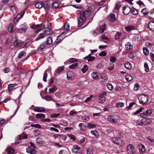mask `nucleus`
Returning <instances> with one entry per match:
<instances>
[{
	"instance_id": "nucleus-10",
	"label": "nucleus",
	"mask_w": 154,
	"mask_h": 154,
	"mask_svg": "<svg viewBox=\"0 0 154 154\" xmlns=\"http://www.w3.org/2000/svg\"><path fill=\"white\" fill-rule=\"evenodd\" d=\"M123 13L125 15H127L131 11V9L130 7L127 5L123 7Z\"/></svg>"
},
{
	"instance_id": "nucleus-43",
	"label": "nucleus",
	"mask_w": 154,
	"mask_h": 154,
	"mask_svg": "<svg viewBox=\"0 0 154 154\" xmlns=\"http://www.w3.org/2000/svg\"><path fill=\"white\" fill-rule=\"evenodd\" d=\"M143 54L145 55H147L149 54V51L146 48L144 47L143 48Z\"/></svg>"
},
{
	"instance_id": "nucleus-49",
	"label": "nucleus",
	"mask_w": 154,
	"mask_h": 154,
	"mask_svg": "<svg viewBox=\"0 0 154 154\" xmlns=\"http://www.w3.org/2000/svg\"><path fill=\"white\" fill-rule=\"evenodd\" d=\"M152 110L151 109H148L146 111V116H149L151 115L152 112Z\"/></svg>"
},
{
	"instance_id": "nucleus-35",
	"label": "nucleus",
	"mask_w": 154,
	"mask_h": 154,
	"mask_svg": "<svg viewBox=\"0 0 154 154\" xmlns=\"http://www.w3.org/2000/svg\"><path fill=\"white\" fill-rule=\"evenodd\" d=\"M132 13L134 15H136L138 14V10L134 8H133L131 9Z\"/></svg>"
},
{
	"instance_id": "nucleus-31",
	"label": "nucleus",
	"mask_w": 154,
	"mask_h": 154,
	"mask_svg": "<svg viewBox=\"0 0 154 154\" xmlns=\"http://www.w3.org/2000/svg\"><path fill=\"white\" fill-rule=\"evenodd\" d=\"M16 85V84H10L8 85V89L9 92H11L12 89L15 87Z\"/></svg>"
},
{
	"instance_id": "nucleus-56",
	"label": "nucleus",
	"mask_w": 154,
	"mask_h": 154,
	"mask_svg": "<svg viewBox=\"0 0 154 154\" xmlns=\"http://www.w3.org/2000/svg\"><path fill=\"white\" fill-rule=\"evenodd\" d=\"M144 66L146 69L145 71L146 72H148L149 71V68L147 63L145 62L144 63Z\"/></svg>"
},
{
	"instance_id": "nucleus-41",
	"label": "nucleus",
	"mask_w": 154,
	"mask_h": 154,
	"mask_svg": "<svg viewBox=\"0 0 154 154\" xmlns=\"http://www.w3.org/2000/svg\"><path fill=\"white\" fill-rule=\"evenodd\" d=\"M125 78L126 80L128 81H131L133 79L132 76L129 75H126L125 76Z\"/></svg>"
},
{
	"instance_id": "nucleus-27",
	"label": "nucleus",
	"mask_w": 154,
	"mask_h": 154,
	"mask_svg": "<svg viewBox=\"0 0 154 154\" xmlns=\"http://www.w3.org/2000/svg\"><path fill=\"white\" fill-rule=\"evenodd\" d=\"M124 67L128 69H130L132 68V65L129 62H127L124 64Z\"/></svg>"
},
{
	"instance_id": "nucleus-60",
	"label": "nucleus",
	"mask_w": 154,
	"mask_h": 154,
	"mask_svg": "<svg viewBox=\"0 0 154 154\" xmlns=\"http://www.w3.org/2000/svg\"><path fill=\"white\" fill-rule=\"evenodd\" d=\"M78 64V63H75L71 64L69 66V67L71 69H73Z\"/></svg>"
},
{
	"instance_id": "nucleus-26",
	"label": "nucleus",
	"mask_w": 154,
	"mask_h": 154,
	"mask_svg": "<svg viewBox=\"0 0 154 154\" xmlns=\"http://www.w3.org/2000/svg\"><path fill=\"white\" fill-rule=\"evenodd\" d=\"M122 35V34L121 32H117L115 35V39L116 40L119 39Z\"/></svg>"
},
{
	"instance_id": "nucleus-51",
	"label": "nucleus",
	"mask_w": 154,
	"mask_h": 154,
	"mask_svg": "<svg viewBox=\"0 0 154 154\" xmlns=\"http://www.w3.org/2000/svg\"><path fill=\"white\" fill-rule=\"evenodd\" d=\"M43 7L44 8L45 10H48L49 8L50 5L49 4L47 3H46L45 4H44L43 3Z\"/></svg>"
},
{
	"instance_id": "nucleus-42",
	"label": "nucleus",
	"mask_w": 154,
	"mask_h": 154,
	"mask_svg": "<svg viewBox=\"0 0 154 154\" xmlns=\"http://www.w3.org/2000/svg\"><path fill=\"white\" fill-rule=\"evenodd\" d=\"M89 118L88 116H85L82 117V119L83 121L86 122L88 121Z\"/></svg>"
},
{
	"instance_id": "nucleus-8",
	"label": "nucleus",
	"mask_w": 154,
	"mask_h": 154,
	"mask_svg": "<svg viewBox=\"0 0 154 154\" xmlns=\"http://www.w3.org/2000/svg\"><path fill=\"white\" fill-rule=\"evenodd\" d=\"M106 93L105 92H103L101 93L100 97L99 100V102L100 103H102L104 102L106 100V99L105 96H106Z\"/></svg>"
},
{
	"instance_id": "nucleus-21",
	"label": "nucleus",
	"mask_w": 154,
	"mask_h": 154,
	"mask_svg": "<svg viewBox=\"0 0 154 154\" xmlns=\"http://www.w3.org/2000/svg\"><path fill=\"white\" fill-rule=\"evenodd\" d=\"M23 14H19L17 15L16 16V18L14 19V23L15 24L17 23L18 22L19 20V19L23 17Z\"/></svg>"
},
{
	"instance_id": "nucleus-20",
	"label": "nucleus",
	"mask_w": 154,
	"mask_h": 154,
	"mask_svg": "<svg viewBox=\"0 0 154 154\" xmlns=\"http://www.w3.org/2000/svg\"><path fill=\"white\" fill-rule=\"evenodd\" d=\"M43 6V2H37L34 5V6L36 8L40 9L42 8Z\"/></svg>"
},
{
	"instance_id": "nucleus-14",
	"label": "nucleus",
	"mask_w": 154,
	"mask_h": 154,
	"mask_svg": "<svg viewBox=\"0 0 154 154\" xmlns=\"http://www.w3.org/2000/svg\"><path fill=\"white\" fill-rule=\"evenodd\" d=\"M26 152L30 154H35L36 153V151L35 148H32L31 147H29L26 149Z\"/></svg>"
},
{
	"instance_id": "nucleus-32",
	"label": "nucleus",
	"mask_w": 154,
	"mask_h": 154,
	"mask_svg": "<svg viewBox=\"0 0 154 154\" xmlns=\"http://www.w3.org/2000/svg\"><path fill=\"white\" fill-rule=\"evenodd\" d=\"M57 88L56 86H54L52 88L49 89V93H54L57 90Z\"/></svg>"
},
{
	"instance_id": "nucleus-48",
	"label": "nucleus",
	"mask_w": 154,
	"mask_h": 154,
	"mask_svg": "<svg viewBox=\"0 0 154 154\" xmlns=\"http://www.w3.org/2000/svg\"><path fill=\"white\" fill-rule=\"evenodd\" d=\"M8 30L10 32H13V26L11 24H9L8 27Z\"/></svg>"
},
{
	"instance_id": "nucleus-1",
	"label": "nucleus",
	"mask_w": 154,
	"mask_h": 154,
	"mask_svg": "<svg viewBox=\"0 0 154 154\" xmlns=\"http://www.w3.org/2000/svg\"><path fill=\"white\" fill-rule=\"evenodd\" d=\"M91 8L88 7L85 10H82L80 13V17L78 18V23L79 27L84 25L90 14Z\"/></svg>"
},
{
	"instance_id": "nucleus-17",
	"label": "nucleus",
	"mask_w": 154,
	"mask_h": 154,
	"mask_svg": "<svg viewBox=\"0 0 154 154\" xmlns=\"http://www.w3.org/2000/svg\"><path fill=\"white\" fill-rule=\"evenodd\" d=\"M138 146L139 150L141 153H143L145 152L146 149L145 146L143 145L140 143Z\"/></svg>"
},
{
	"instance_id": "nucleus-64",
	"label": "nucleus",
	"mask_w": 154,
	"mask_h": 154,
	"mask_svg": "<svg viewBox=\"0 0 154 154\" xmlns=\"http://www.w3.org/2000/svg\"><path fill=\"white\" fill-rule=\"evenodd\" d=\"M139 37L137 36H134L132 38V41H138Z\"/></svg>"
},
{
	"instance_id": "nucleus-19",
	"label": "nucleus",
	"mask_w": 154,
	"mask_h": 154,
	"mask_svg": "<svg viewBox=\"0 0 154 154\" xmlns=\"http://www.w3.org/2000/svg\"><path fill=\"white\" fill-rule=\"evenodd\" d=\"M35 117L37 119H40L42 121V120L45 117V115L42 113H38L36 114Z\"/></svg>"
},
{
	"instance_id": "nucleus-54",
	"label": "nucleus",
	"mask_w": 154,
	"mask_h": 154,
	"mask_svg": "<svg viewBox=\"0 0 154 154\" xmlns=\"http://www.w3.org/2000/svg\"><path fill=\"white\" fill-rule=\"evenodd\" d=\"M60 124L63 126H66L68 125V124L66 121H63L61 122Z\"/></svg>"
},
{
	"instance_id": "nucleus-58",
	"label": "nucleus",
	"mask_w": 154,
	"mask_h": 154,
	"mask_svg": "<svg viewBox=\"0 0 154 154\" xmlns=\"http://www.w3.org/2000/svg\"><path fill=\"white\" fill-rule=\"evenodd\" d=\"M60 115V113L52 114L50 115V117L51 118H57Z\"/></svg>"
},
{
	"instance_id": "nucleus-28",
	"label": "nucleus",
	"mask_w": 154,
	"mask_h": 154,
	"mask_svg": "<svg viewBox=\"0 0 154 154\" xmlns=\"http://www.w3.org/2000/svg\"><path fill=\"white\" fill-rule=\"evenodd\" d=\"M6 151L8 154H12L14 153V150L12 148H8L6 149Z\"/></svg>"
},
{
	"instance_id": "nucleus-45",
	"label": "nucleus",
	"mask_w": 154,
	"mask_h": 154,
	"mask_svg": "<svg viewBox=\"0 0 154 154\" xmlns=\"http://www.w3.org/2000/svg\"><path fill=\"white\" fill-rule=\"evenodd\" d=\"M60 4L59 2H55L52 4V7L54 8H57L59 6Z\"/></svg>"
},
{
	"instance_id": "nucleus-18",
	"label": "nucleus",
	"mask_w": 154,
	"mask_h": 154,
	"mask_svg": "<svg viewBox=\"0 0 154 154\" xmlns=\"http://www.w3.org/2000/svg\"><path fill=\"white\" fill-rule=\"evenodd\" d=\"M23 42L19 40H17L15 41L13 45L15 46H20L22 45Z\"/></svg>"
},
{
	"instance_id": "nucleus-37",
	"label": "nucleus",
	"mask_w": 154,
	"mask_h": 154,
	"mask_svg": "<svg viewBox=\"0 0 154 154\" xmlns=\"http://www.w3.org/2000/svg\"><path fill=\"white\" fill-rule=\"evenodd\" d=\"M26 54L25 52L24 51H22L20 52L18 56V58L20 59L23 57H24L26 56Z\"/></svg>"
},
{
	"instance_id": "nucleus-22",
	"label": "nucleus",
	"mask_w": 154,
	"mask_h": 154,
	"mask_svg": "<svg viewBox=\"0 0 154 154\" xmlns=\"http://www.w3.org/2000/svg\"><path fill=\"white\" fill-rule=\"evenodd\" d=\"M108 18L109 20L112 22L115 21L116 19L115 15L113 14H110L108 17Z\"/></svg>"
},
{
	"instance_id": "nucleus-62",
	"label": "nucleus",
	"mask_w": 154,
	"mask_h": 154,
	"mask_svg": "<svg viewBox=\"0 0 154 154\" xmlns=\"http://www.w3.org/2000/svg\"><path fill=\"white\" fill-rule=\"evenodd\" d=\"M37 143L39 144H42L43 143L42 139L40 138H38L36 140Z\"/></svg>"
},
{
	"instance_id": "nucleus-3",
	"label": "nucleus",
	"mask_w": 154,
	"mask_h": 154,
	"mask_svg": "<svg viewBox=\"0 0 154 154\" xmlns=\"http://www.w3.org/2000/svg\"><path fill=\"white\" fill-rule=\"evenodd\" d=\"M140 103L144 104L148 101V97L146 95L142 94L138 97Z\"/></svg>"
},
{
	"instance_id": "nucleus-53",
	"label": "nucleus",
	"mask_w": 154,
	"mask_h": 154,
	"mask_svg": "<svg viewBox=\"0 0 154 154\" xmlns=\"http://www.w3.org/2000/svg\"><path fill=\"white\" fill-rule=\"evenodd\" d=\"M69 61L71 63H75L77 61V60L75 58H70L69 60Z\"/></svg>"
},
{
	"instance_id": "nucleus-46",
	"label": "nucleus",
	"mask_w": 154,
	"mask_h": 154,
	"mask_svg": "<svg viewBox=\"0 0 154 154\" xmlns=\"http://www.w3.org/2000/svg\"><path fill=\"white\" fill-rule=\"evenodd\" d=\"M87 127L89 128H93L95 127V125L94 124L88 123L87 124Z\"/></svg>"
},
{
	"instance_id": "nucleus-16",
	"label": "nucleus",
	"mask_w": 154,
	"mask_h": 154,
	"mask_svg": "<svg viewBox=\"0 0 154 154\" xmlns=\"http://www.w3.org/2000/svg\"><path fill=\"white\" fill-rule=\"evenodd\" d=\"M43 32L45 36H47L50 35L52 32L49 28H47L44 30Z\"/></svg>"
},
{
	"instance_id": "nucleus-6",
	"label": "nucleus",
	"mask_w": 154,
	"mask_h": 154,
	"mask_svg": "<svg viewBox=\"0 0 154 154\" xmlns=\"http://www.w3.org/2000/svg\"><path fill=\"white\" fill-rule=\"evenodd\" d=\"M127 152L128 154H134L135 153L134 147L132 144H130L127 146Z\"/></svg>"
},
{
	"instance_id": "nucleus-40",
	"label": "nucleus",
	"mask_w": 154,
	"mask_h": 154,
	"mask_svg": "<svg viewBox=\"0 0 154 154\" xmlns=\"http://www.w3.org/2000/svg\"><path fill=\"white\" fill-rule=\"evenodd\" d=\"M87 154H93L92 149L90 147H88L86 149Z\"/></svg>"
},
{
	"instance_id": "nucleus-61",
	"label": "nucleus",
	"mask_w": 154,
	"mask_h": 154,
	"mask_svg": "<svg viewBox=\"0 0 154 154\" xmlns=\"http://www.w3.org/2000/svg\"><path fill=\"white\" fill-rule=\"evenodd\" d=\"M67 136H68L71 139L74 140H76L75 137L74 135L72 134H67Z\"/></svg>"
},
{
	"instance_id": "nucleus-25",
	"label": "nucleus",
	"mask_w": 154,
	"mask_h": 154,
	"mask_svg": "<svg viewBox=\"0 0 154 154\" xmlns=\"http://www.w3.org/2000/svg\"><path fill=\"white\" fill-rule=\"evenodd\" d=\"M125 47L127 50H128L132 49L133 48V46L129 42H128L125 44Z\"/></svg>"
},
{
	"instance_id": "nucleus-50",
	"label": "nucleus",
	"mask_w": 154,
	"mask_h": 154,
	"mask_svg": "<svg viewBox=\"0 0 154 154\" xmlns=\"http://www.w3.org/2000/svg\"><path fill=\"white\" fill-rule=\"evenodd\" d=\"M107 87L110 90L112 91L113 89V86L112 85L109 83H108L107 84Z\"/></svg>"
},
{
	"instance_id": "nucleus-63",
	"label": "nucleus",
	"mask_w": 154,
	"mask_h": 154,
	"mask_svg": "<svg viewBox=\"0 0 154 154\" xmlns=\"http://www.w3.org/2000/svg\"><path fill=\"white\" fill-rule=\"evenodd\" d=\"M101 78L104 80H106L107 79V76L105 74H103L101 75Z\"/></svg>"
},
{
	"instance_id": "nucleus-33",
	"label": "nucleus",
	"mask_w": 154,
	"mask_h": 154,
	"mask_svg": "<svg viewBox=\"0 0 154 154\" xmlns=\"http://www.w3.org/2000/svg\"><path fill=\"white\" fill-rule=\"evenodd\" d=\"M52 43V39L51 37H48L46 41V43L48 45H50Z\"/></svg>"
},
{
	"instance_id": "nucleus-59",
	"label": "nucleus",
	"mask_w": 154,
	"mask_h": 154,
	"mask_svg": "<svg viewBox=\"0 0 154 154\" xmlns=\"http://www.w3.org/2000/svg\"><path fill=\"white\" fill-rule=\"evenodd\" d=\"M31 126L32 127H35V128H41V126L38 124H31Z\"/></svg>"
},
{
	"instance_id": "nucleus-36",
	"label": "nucleus",
	"mask_w": 154,
	"mask_h": 154,
	"mask_svg": "<svg viewBox=\"0 0 154 154\" xmlns=\"http://www.w3.org/2000/svg\"><path fill=\"white\" fill-rule=\"evenodd\" d=\"M27 137V135L26 134L24 133L20 135L19 139L20 140L23 139H26Z\"/></svg>"
},
{
	"instance_id": "nucleus-5",
	"label": "nucleus",
	"mask_w": 154,
	"mask_h": 154,
	"mask_svg": "<svg viewBox=\"0 0 154 154\" xmlns=\"http://www.w3.org/2000/svg\"><path fill=\"white\" fill-rule=\"evenodd\" d=\"M45 26L43 25L42 24L37 25H33L31 27V28L35 29V31L36 32H39L41 29H42L45 28Z\"/></svg>"
},
{
	"instance_id": "nucleus-13",
	"label": "nucleus",
	"mask_w": 154,
	"mask_h": 154,
	"mask_svg": "<svg viewBox=\"0 0 154 154\" xmlns=\"http://www.w3.org/2000/svg\"><path fill=\"white\" fill-rule=\"evenodd\" d=\"M33 110L35 112H45V109L43 107L36 106L34 108Z\"/></svg>"
},
{
	"instance_id": "nucleus-12",
	"label": "nucleus",
	"mask_w": 154,
	"mask_h": 154,
	"mask_svg": "<svg viewBox=\"0 0 154 154\" xmlns=\"http://www.w3.org/2000/svg\"><path fill=\"white\" fill-rule=\"evenodd\" d=\"M67 79L69 80H71L73 79L75 77V74L71 71H68L67 72Z\"/></svg>"
},
{
	"instance_id": "nucleus-11",
	"label": "nucleus",
	"mask_w": 154,
	"mask_h": 154,
	"mask_svg": "<svg viewBox=\"0 0 154 154\" xmlns=\"http://www.w3.org/2000/svg\"><path fill=\"white\" fill-rule=\"evenodd\" d=\"M108 120L110 122L116 123L118 121L116 117L113 115H109L108 117Z\"/></svg>"
},
{
	"instance_id": "nucleus-44",
	"label": "nucleus",
	"mask_w": 154,
	"mask_h": 154,
	"mask_svg": "<svg viewBox=\"0 0 154 154\" xmlns=\"http://www.w3.org/2000/svg\"><path fill=\"white\" fill-rule=\"evenodd\" d=\"M116 60V58L115 57L111 56L110 58L109 61L112 63L115 62Z\"/></svg>"
},
{
	"instance_id": "nucleus-47",
	"label": "nucleus",
	"mask_w": 154,
	"mask_h": 154,
	"mask_svg": "<svg viewBox=\"0 0 154 154\" xmlns=\"http://www.w3.org/2000/svg\"><path fill=\"white\" fill-rule=\"evenodd\" d=\"M63 66H60L58 67L56 70V72L58 73H60L63 70Z\"/></svg>"
},
{
	"instance_id": "nucleus-7",
	"label": "nucleus",
	"mask_w": 154,
	"mask_h": 154,
	"mask_svg": "<svg viewBox=\"0 0 154 154\" xmlns=\"http://www.w3.org/2000/svg\"><path fill=\"white\" fill-rule=\"evenodd\" d=\"M112 141L114 143L119 145H120L122 143V140L120 138L116 137L113 138Z\"/></svg>"
},
{
	"instance_id": "nucleus-52",
	"label": "nucleus",
	"mask_w": 154,
	"mask_h": 154,
	"mask_svg": "<svg viewBox=\"0 0 154 154\" xmlns=\"http://www.w3.org/2000/svg\"><path fill=\"white\" fill-rule=\"evenodd\" d=\"M107 53L106 51H102L99 54V56H102V57H103L105 56Z\"/></svg>"
},
{
	"instance_id": "nucleus-23",
	"label": "nucleus",
	"mask_w": 154,
	"mask_h": 154,
	"mask_svg": "<svg viewBox=\"0 0 154 154\" xmlns=\"http://www.w3.org/2000/svg\"><path fill=\"white\" fill-rule=\"evenodd\" d=\"M148 26L151 30L154 31V22L150 21L148 23Z\"/></svg>"
},
{
	"instance_id": "nucleus-9",
	"label": "nucleus",
	"mask_w": 154,
	"mask_h": 154,
	"mask_svg": "<svg viewBox=\"0 0 154 154\" xmlns=\"http://www.w3.org/2000/svg\"><path fill=\"white\" fill-rule=\"evenodd\" d=\"M66 34L65 32H63L60 34L57 37L55 43V44L59 43L63 39L65 38V36H63V35H65Z\"/></svg>"
},
{
	"instance_id": "nucleus-34",
	"label": "nucleus",
	"mask_w": 154,
	"mask_h": 154,
	"mask_svg": "<svg viewBox=\"0 0 154 154\" xmlns=\"http://www.w3.org/2000/svg\"><path fill=\"white\" fill-rule=\"evenodd\" d=\"M45 36H45V35L44 34L43 32L42 33L38 35V37L36 38V40H39L41 38H45Z\"/></svg>"
},
{
	"instance_id": "nucleus-39",
	"label": "nucleus",
	"mask_w": 154,
	"mask_h": 154,
	"mask_svg": "<svg viewBox=\"0 0 154 154\" xmlns=\"http://www.w3.org/2000/svg\"><path fill=\"white\" fill-rule=\"evenodd\" d=\"M105 24H103L102 25L100 26L99 28L100 32L101 33L103 32L104 31V30L105 29Z\"/></svg>"
},
{
	"instance_id": "nucleus-24",
	"label": "nucleus",
	"mask_w": 154,
	"mask_h": 154,
	"mask_svg": "<svg viewBox=\"0 0 154 154\" xmlns=\"http://www.w3.org/2000/svg\"><path fill=\"white\" fill-rule=\"evenodd\" d=\"M44 99L47 101H52L54 102L55 101V100L52 97V96L49 95H47L45 96L44 97Z\"/></svg>"
},
{
	"instance_id": "nucleus-15",
	"label": "nucleus",
	"mask_w": 154,
	"mask_h": 154,
	"mask_svg": "<svg viewBox=\"0 0 154 154\" xmlns=\"http://www.w3.org/2000/svg\"><path fill=\"white\" fill-rule=\"evenodd\" d=\"M125 29L127 32H129L132 30H135V27L134 25H129L125 26Z\"/></svg>"
},
{
	"instance_id": "nucleus-2",
	"label": "nucleus",
	"mask_w": 154,
	"mask_h": 154,
	"mask_svg": "<svg viewBox=\"0 0 154 154\" xmlns=\"http://www.w3.org/2000/svg\"><path fill=\"white\" fill-rule=\"evenodd\" d=\"M28 25L26 23H24L20 25V28L17 29V32L19 33L25 32L28 28Z\"/></svg>"
},
{
	"instance_id": "nucleus-29",
	"label": "nucleus",
	"mask_w": 154,
	"mask_h": 154,
	"mask_svg": "<svg viewBox=\"0 0 154 154\" xmlns=\"http://www.w3.org/2000/svg\"><path fill=\"white\" fill-rule=\"evenodd\" d=\"M92 77L95 79H97L98 78L99 73L96 72H93L91 74Z\"/></svg>"
},
{
	"instance_id": "nucleus-55",
	"label": "nucleus",
	"mask_w": 154,
	"mask_h": 154,
	"mask_svg": "<svg viewBox=\"0 0 154 154\" xmlns=\"http://www.w3.org/2000/svg\"><path fill=\"white\" fill-rule=\"evenodd\" d=\"M124 105V103L122 102L117 103L116 104V106L117 107H121Z\"/></svg>"
},
{
	"instance_id": "nucleus-4",
	"label": "nucleus",
	"mask_w": 154,
	"mask_h": 154,
	"mask_svg": "<svg viewBox=\"0 0 154 154\" xmlns=\"http://www.w3.org/2000/svg\"><path fill=\"white\" fill-rule=\"evenodd\" d=\"M72 151L74 154H82L81 147L78 145L74 146Z\"/></svg>"
},
{
	"instance_id": "nucleus-38",
	"label": "nucleus",
	"mask_w": 154,
	"mask_h": 154,
	"mask_svg": "<svg viewBox=\"0 0 154 154\" xmlns=\"http://www.w3.org/2000/svg\"><path fill=\"white\" fill-rule=\"evenodd\" d=\"M45 47V45L44 43H42L41 44L38 48L37 49V51L38 52H41L42 51V50Z\"/></svg>"
},
{
	"instance_id": "nucleus-57",
	"label": "nucleus",
	"mask_w": 154,
	"mask_h": 154,
	"mask_svg": "<svg viewBox=\"0 0 154 154\" xmlns=\"http://www.w3.org/2000/svg\"><path fill=\"white\" fill-rule=\"evenodd\" d=\"M33 132L35 136H38L40 134V132L38 130H34L33 131Z\"/></svg>"
},
{
	"instance_id": "nucleus-30",
	"label": "nucleus",
	"mask_w": 154,
	"mask_h": 154,
	"mask_svg": "<svg viewBox=\"0 0 154 154\" xmlns=\"http://www.w3.org/2000/svg\"><path fill=\"white\" fill-rule=\"evenodd\" d=\"M88 69V66L86 65H84L81 70L83 73H85Z\"/></svg>"
}]
</instances>
